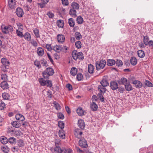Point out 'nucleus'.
I'll return each mask as SVG.
<instances>
[{"mask_svg":"<svg viewBox=\"0 0 153 153\" xmlns=\"http://www.w3.org/2000/svg\"><path fill=\"white\" fill-rule=\"evenodd\" d=\"M54 72V70L53 68L50 67L47 68L43 72V76L45 79H48L49 76L53 75Z\"/></svg>","mask_w":153,"mask_h":153,"instance_id":"obj_1","label":"nucleus"},{"mask_svg":"<svg viewBox=\"0 0 153 153\" xmlns=\"http://www.w3.org/2000/svg\"><path fill=\"white\" fill-rule=\"evenodd\" d=\"M106 61L104 59L101 60L100 61H97L96 64V69L99 70L100 69H103L106 64Z\"/></svg>","mask_w":153,"mask_h":153,"instance_id":"obj_2","label":"nucleus"},{"mask_svg":"<svg viewBox=\"0 0 153 153\" xmlns=\"http://www.w3.org/2000/svg\"><path fill=\"white\" fill-rule=\"evenodd\" d=\"M1 29L3 33L6 34L9 31H13V28L12 26L10 25L9 26H1Z\"/></svg>","mask_w":153,"mask_h":153,"instance_id":"obj_3","label":"nucleus"},{"mask_svg":"<svg viewBox=\"0 0 153 153\" xmlns=\"http://www.w3.org/2000/svg\"><path fill=\"white\" fill-rule=\"evenodd\" d=\"M74 134L76 137L79 139L82 137V132L80 129L77 128L74 130Z\"/></svg>","mask_w":153,"mask_h":153,"instance_id":"obj_4","label":"nucleus"},{"mask_svg":"<svg viewBox=\"0 0 153 153\" xmlns=\"http://www.w3.org/2000/svg\"><path fill=\"white\" fill-rule=\"evenodd\" d=\"M16 13L17 16L19 17H22L24 14L23 9L20 7H17L16 9Z\"/></svg>","mask_w":153,"mask_h":153,"instance_id":"obj_5","label":"nucleus"},{"mask_svg":"<svg viewBox=\"0 0 153 153\" xmlns=\"http://www.w3.org/2000/svg\"><path fill=\"white\" fill-rule=\"evenodd\" d=\"M79 143L80 146L82 148H86L88 146L87 142L84 139L80 140Z\"/></svg>","mask_w":153,"mask_h":153,"instance_id":"obj_6","label":"nucleus"},{"mask_svg":"<svg viewBox=\"0 0 153 153\" xmlns=\"http://www.w3.org/2000/svg\"><path fill=\"white\" fill-rule=\"evenodd\" d=\"M110 87L113 90H117L118 88V85L116 81H113L110 82Z\"/></svg>","mask_w":153,"mask_h":153,"instance_id":"obj_7","label":"nucleus"},{"mask_svg":"<svg viewBox=\"0 0 153 153\" xmlns=\"http://www.w3.org/2000/svg\"><path fill=\"white\" fill-rule=\"evenodd\" d=\"M76 112L79 116H82L85 115L86 113V111L83 110L82 108L80 107L77 109Z\"/></svg>","mask_w":153,"mask_h":153,"instance_id":"obj_8","label":"nucleus"},{"mask_svg":"<svg viewBox=\"0 0 153 153\" xmlns=\"http://www.w3.org/2000/svg\"><path fill=\"white\" fill-rule=\"evenodd\" d=\"M1 62L4 67L6 68H8V67L10 65V62L7 60L5 58H2L1 59Z\"/></svg>","mask_w":153,"mask_h":153,"instance_id":"obj_9","label":"nucleus"},{"mask_svg":"<svg viewBox=\"0 0 153 153\" xmlns=\"http://www.w3.org/2000/svg\"><path fill=\"white\" fill-rule=\"evenodd\" d=\"M8 4L11 9H14L16 7V3L15 0H9Z\"/></svg>","mask_w":153,"mask_h":153,"instance_id":"obj_10","label":"nucleus"},{"mask_svg":"<svg viewBox=\"0 0 153 153\" xmlns=\"http://www.w3.org/2000/svg\"><path fill=\"white\" fill-rule=\"evenodd\" d=\"M78 125L81 129H84L85 126L84 120L82 119L79 120L78 121Z\"/></svg>","mask_w":153,"mask_h":153,"instance_id":"obj_11","label":"nucleus"},{"mask_svg":"<svg viewBox=\"0 0 153 153\" xmlns=\"http://www.w3.org/2000/svg\"><path fill=\"white\" fill-rule=\"evenodd\" d=\"M57 39L59 43H62L64 42L65 37L63 35L59 34L57 37Z\"/></svg>","mask_w":153,"mask_h":153,"instance_id":"obj_12","label":"nucleus"},{"mask_svg":"<svg viewBox=\"0 0 153 153\" xmlns=\"http://www.w3.org/2000/svg\"><path fill=\"white\" fill-rule=\"evenodd\" d=\"M132 83L135 85V87L136 88H141L142 86V83L138 80H134L133 82Z\"/></svg>","mask_w":153,"mask_h":153,"instance_id":"obj_13","label":"nucleus"},{"mask_svg":"<svg viewBox=\"0 0 153 153\" xmlns=\"http://www.w3.org/2000/svg\"><path fill=\"white\" fill-rule=\"evenodd\" d=\"M11 124L13 127L16 128H19L21 126V124L19 121H12L11 122Z\"/></svg>","mask_w":153,"mask_h":153,"instance_id":"obj_14","label":"nucleus"},{"mask_svg":"<svg viewBox=\"0 0 153 153\" xmlns=\"http://www.w3.org/2000/svg\"><path fill=\"white\" fill-rule=\"evenodd\" d=\"M69 14L72 17L75 18L77 16L76 11L75 9L71 8L69 12Z\"/></svg>","mask_w":153,"mask_h":153,"instance_id":"obj_15","label":"nucleus"},{"mask_svg":"<svg viewBox=\"0 0 153 153\" xmlns=\"http://www.w3.org/2000/svg\"><path fill=\"white\" fill-rule=\"evenodd\" d=\"M129 81H128V80L125 77H122L120 79V81H118V83L120 84H121L120 82L122 83V84L123 85H125L126 84L128 83Z\"/></svg>","mask_w":153,"mask_h":153,"instance_id":"obj_16","label":"nucleus"},{"mask_svg":"<svg viewBox=\"0 0 153 153\" xmlns=\"http://www.w3.org/2000/svg\"><path fill=\"white\" fill-rule=\"evenodd\" d=\"M62 47L61 46L56 45L53 47V49L56 52L58 53L60 52L62 50Z\"/></svg>","mask_w":153,"mask_h":153,"instance_id":"obj_17","label":"nucleus"},{"mask_svg":"<svg viewBox=\"0 0 153 153\" xmlns=\"http://www.w3.org/2000/svg\"><path fill=\"white\" fill-rule=\"evenodd\" d=\"M90 107L92 111H96L98 108V106L94 102H92L91 104Z\"/></svg>","mask_w":153,"mask_h":153,"instance_id":"obj_18","label":"nucleus"},{"mask_svg":"<svg viewBox=\"0 0 153 153\" xmlns=\"http://www.w3.org/2000/svg\"><path fill=\"white\" fill-rule=\"evenodd\" d=\"M0 85L1 87L3 89H7L9 88L8 84L7 82L6 81L2 82L1 83Z\"/></svg>","mask_w":153,"mask_h":153,"instance_id":"obj_19","label":"nucleus"},{"mask_svg":"<svg viewBox=\"0 0 153 153\" xmlns=\"http://www.w3.org/2000/svg\"><path fill=\"white\" fill-rule=\"evenodd\" d=\"M23 37L25 39L28 41H29L31 40V36L30 34L28 32L25 33L23 35Z\"/></svg>","mask_w":153,"mask_h":153,"instance_id":"obj_20","label":"nucleus"},{"mask_svg":"<svg viewBox=\"0 0 153 153\" xmlns=\"http://www.w3.org/2000/svg\"><path fill=\"white\" fill-rule=\"evenodd\" d=\"M37 53L39 56H42L44 53L43 49L41 47H39L37 49Z\"/></svg>","mask_w":153,"mask_h":153,"instance_id":"obj_21","label":"nucleus"},{"mask_svg":"<svg viewBox=\"0 0 153 153\" xmlns=\"http://www.w3.org/2000/svg\"><path fill=\"white\" fill-rule=\"evenodd\" d=\"M125 87L126 90L128 91H130L133 90V88L130 84L129 82L125 85Z\"/></svg>","mask_w":153,"mask_h":153,"instance_id":"obj_22","label":"nucleus"},{"mask_svg":"<svg viewBox=\"0 0 153 153\" xmlns=\"http://www.w3.org/2000/svg\"><path fill=\"white\" fill-rule=\"evenodd\" d=\"M15 117L16 120H20L21 121H23L25 120V118L24 116L20 114H16V115Z\"/></svg>","mask_w":153,"mask_h":153,"instance_id":"obj_23","label":"nucleus"},{"mask_svg":"<svg viewBox=\"0 0 153 153\" xmlns=\"http://www.w3.org/2000/svg\"><path fill=\"white\" fill-rule=\"evenodd\" d=\"M106 63L108 66H111L115 64V61L113 59H108Z\"/></svg>","mask_w":153,"mask_h":153,"instance_id":"obj_24","label":"nucleus"},{"mask_svg":"<svg viewBox=\"0 0 153 153\" xmlns=\"http://www.w3.org/2000/svg\"><path fill=\"white\" fill-rule=\"evenodd\" d=\"M71 9H75L76 10H78L79 8V5L77 3L73 2L71 4Z\"/></svg>","mask_w":153,"mask_h":153,"instance_id":"obj_25","label":"nucleus"},{"mask_svg":"<svg viewBox=\"0 0 153 153\" xmlns=\"http://www.w3.org/2000/svg\"><path fill=\"white\" fill-rule=\"evenodd\" d=\"M0 141L3 144H6L8 143V139L4 136H2L0 137Z\"/></svg>","mask_w":153,"mask_h":153,"instance_id":"obj_26","label":"nucleus"},{"mask_svg":"<svg viewBox=\"0 0 153 153\" xmlns=\"http://www.w3.org/2000/svg\"><path fill=\"white\" fill-rule=\"evenodd\" d=\"M77 71V69L75 67H72L71 69L70 73L71 75L74 76L76 74Z\"/></svg>","mask_w":153,"mask_h":153,"instance_id":"obj_27","label":"nucleus"},{"mask_svg":"<svg viewBox=\"0 0 153 153\" xmlns=\"http://www.w3.org/2000/svg\"><path fill=\"white\" fill-rule=\"evenodd\" d=\"M88 72L89 73L92 74L93 73L94 68V66L93 65L91 64L88 65Z\"/></svg>","mask_w":153,"mask_h":153,"instance_id":"obj_28","label":"nucleus"},{"mask_svg":"<svg viewBox=\"0 0 153 153\" xmlns=\"http://www.w3.org/2000/svg\"><path fill=\"white\" fill-rule=\"evenodd\" d=\"M100 83L101 85L103 87H105L109 85V83L107 80L104 79H102Z\"/></svg>","mask_w":153,"mask_h":153,"instance_id":"obj_29","label":"nucleus"},{"mask_svg":"<svg viewBox=\"0 0 153 153\" xmlns=\"http://www.w3.org/2000/svg\"><path fill=\"white\" fill-rule=\"evenodd\" d=\"M137 53L138 56L141 58H143L145 55L144 52L142 50H139L137 51Z\"/></svg>","mask_w":153,"mask_h":153,"instance_id":"obj_30","label":"nucleus"},{"mask_svg":"<svg viewBox=\"0 0 153 153\" xmlns=\"http://www.w3.org/2000/svg\"><path fill=\"white\" fill-rule=\"evenodd\" d=\"M115 64L118 67H120L122 66L123 65V62L121 60L117 59L115 61Z\"/></svg>","mask_w":153,"mask_h":153,"instance_id":"obj_31","label":"nucleus"},{"mask_svg":"<svg viewBox=\"0 0 153 153\" xmlns=\"http://www.w3.org/2000/svg\"><path fill=\"white\" fill-rule=\"evenodd\" d=\"M16 139L13 137H11L8 139V143H10L11 144H15L16 142Z\"/></svg>","mask_w":153,"mask_h":153,"instance_id":"obj_32","label":"nucleus"},{"mask_svg":"<svg viewBox=\"0 0 153 153\" xmlns=\"http://www.w3.org/2000/svg\"><path fill=\"white\" fill-rule=\"evenodd\" d=\"M130 62L132 65H135L137 64V60L135 57H132L131 58Z\"/></svg>","mask_w":153,"mask_h":153,"instance_id":"obj_33","label":"nucleus"},{"mask_svg":"<svg viewBox=\"0 0 153 153\" xmlns=\"http://www.w3.org/2000/svg\"><path fill=\"white\" fill-rule=\"evenodd\" d=\"M78 54V52L75 50H74L72 53V56L73 58L75 60H76L78 59V57L77 55Z\"/></svg>","mask_w":153,"mask_h":153,"instance_id":"obj_34","label":"nucleus"},{"mask_svg":"<svg viewBox=\"0 0 153 153\" xmlns=\"http://www.w3.org/2000/svg\"><path fill=\"white\" fill-rule=\"evenodd\" d=\"M17 145L20 147H22L24 146V143L23 140L19 139L17 141Z\"/></svg>","mask_w":153,"mask_h":153,"instance_id":"obj_35","label":"nucleus"},{"mask_svg":"<svg viewBox=\"0 0 153 153\" xmlns=\"http://www.w3.org/2000/svg\"><path fill=\"white\" fill-rule=\"evenodd\" d=\"M39 81L41 85L45 86L46 85L47 80H45L43 78L39 79Z\"/></svg>","mask_w":153,"mask_h":153,"instance_id":"obj_36","label":"nucleus"},{"mask_svg":"<svg viewBox=\"0 0 153 153\" xmlns=\"http://www.w3.org/2000/svg\"><path fill=\"white\" fill-rule=\"evenodd\" d=\"M68 24L70 27H73L75 25V22L74 19L72 18H70L68 19Z\"/></svg>","mask_w":153,"mask_h":153,"instance_id":"obj_37","label":"nucleus"},{"mask_svg":"<svg viewBox=\"0 0 153 153\" xmlns=\"http://www.w3.org/2000/svg\"><path fill=\"white\" fill-rule=\"evenodd\" d=\"M105 87H103L102 85H99L98 87V89L100 92L105 93L106 90V88H105Z\"/></svg>","mask_w":153,"mask_h":153,"instance_id":"obj_38","label":"nucleus"},{"mask_svg":"<svg viewBox=\"0 0 153 153\" xmlns=\"http://www.w3.org/2000/svg\"><path fill=\"white\" fill-rule=\"evenodd\" d=\"M75 36L76 39L78 40H79L82 37L80 33L78 32H76L75 33Z\"/></svg>","mask_w":153,"mask_h":153,"instance_id":"obj_39","label":"nucleus"},{"mask_svg":"<svg viewBox=\"0 0 153 153\" xmlns=\"http://www.w3.org/2000/svg\"><path fill=\"white\" fill-rule=\"evenodd\" d=\"M56 24L59 27H63L64 26L63 22L62 20H58Z\"/></svg>","mask_w":153,"mask_h":153,"instance_id":"obj_40","label":"nucleus"},{"mask_svg":"<svg viewBox=\"0 0 153 153\" xmlns=\"http://www.w3.org/2000/svg\"><path fill=\"white\" fill-rule=\"evenodd\" d=\"M149 38L148 36H144L143 41L144 44L145 45H147V44L149 41Z\"/></svg>","mask_w":153,"mask_h":153,"instance_id":"obj_41","label":"nucleus"},{"mask_svg":"<svg viewBox=\"0 0 153 153\" xmlns=\"http://www.w3.org/2000/svg\"><path fill=\"white\" fill-rule=\"evenodd\" d=\"M83 21V19L82 17L81 16H79L77 17L76 19V22L78 24H82V23Z\"/></svg>","mask_w":153,"mask_h":153,"instance_id":"obj_42","label":"nucleus"},{"mask_svg":"<svg viewBox=\"0 0 153 153\" xmlns=\"http://www.w3.org/2000/svg\"><path fill=\"white\" fill-rule=\"evenodd\" d=\"M75 45L77 49H80L82 47V44L80 41L78 40L75 42Z\"/></svg>","mask_w":153,"mask_h":153,"instance_id":"obj_43","label":"nucleus"},{"mask_svg":"<svg viewBox=\"0 0 153 153\" xmlns=\"http://www.w3.org/2000/svg\"><path fill=\"white\" fill-rule=\"evenodd\" d=\"M53 104L54 105V107L56 110H58L61 109V107L59 104L56 101L53 102Z\"/></svg>","mask_w":153,"mask_h":153,"instance_id":"obj_44","label":"nucleus"},{"mask_svg":"<svg viewBox=\"0 0 153 153\" xmlns=\"http://www.w3.org/2000/svg\"><path fill=\"white\" fill-rule=\"evenodd\" d=\"M97 96L101 102H102L104 101V98L103 97L101 92L98 93L97 94Z\"/></svg>","mask_w":153,"mask_h":153,"instance_id":"obj_45","label":"nucleus"},{"mask_svg":"<svg viewBox=\"0 0 153 153\" xmlns=\"http://www.w3.org/2000/svg\"><path fill=\"white\" fill-rule=\"evenodd\" d=\"M54 151L55 153H62V150L59 147H55L54 149Z\"/></svg>","mask_w":153,"mask_h":153,"instance_id":"obj_46","label":"nucleus"},{"mask_svg":"<svg viewBox=\"0 0 153 153\" xmlns=\"http://www.w3.org/2000/svg\"><path fill=\"white\" fill-rule=\"evenodd\" d=\"M77 56L78 57V59H79L80 60H82L84 59L83 53L82 52H78V54L77 55Z\"/></svg>","mask_w":153,"mask_h":153,"instance_id":"obj_47","label":"nucleus"},{"mask_svg":"<svg viewBox=\"0 0 153 153\" xmlns=\"http://www.w3.org/2000/svg\"><path fill=\"white\" fill-rule=\"evenodd\" d=\"M58 125V126L61 129H63L64 127V124L62 121H59Z\"/></svg>","mask_w":153,"mask_h":153,"instance_id":"obj_48","label":"nucleus"},{"mask_svg":"<svg viewBox=\"0 0 153 153\" xmlns=\"http://www.w3.org/2000/svg\"><path fill=\"white\" fill-rule=\"evenodd\" d=\"M33 33L36 37L39 38L40 37L39 31L38 29L36 28L34 29L33 30Z\"/></svg>","mask_w":153,"mask_h":153,"instance_id":"obj_49","label":"nucleus"},{"mask_svg":"<svg viewBox=\"0 0 153 153\" xmlns=\"http://www.w3.org/2000/svg\"><path fill=\"white\" fill-rule=\"evenodd\" d=\"M59 137L62 138V139H64L65 138V134H64L62 131L59 130Z\"/></svg>","mask_w":153,"mask_h":153,"instance_id":"obj_50","label":"nucleus"},{"mask_svg":"<svg viewBox=\"0 0 153 153\" xmlns=\"http://www.w3.org/2000/svg\"><path fill=\"white\" fill-rule=\"evenodd\" d=\"M34 65L36 66L38 68H41V66L40 64V62L39 61L37 60H35L34 62Z\"/></svg>","mask_w":153,"mask_h":153,"instance_id":"obj_51","label":"nucleus"},{"mask_svg":"<svg viewBox=\"0 0 153 153\" xmlns=\"http://www.w3.org/2000/svg\"><path fill=\"white\" fill-rule=\"evenodd\" d=\"M83 78V76L81 73L78 74L76 76V79L79 81H80L82 80Z\"/></svg>","mask_w":153,"mask_h":153,"instance_id":"obj_52","label":"nucleus"},{"mask_svg":"<svg viewBox=\"0 0 153 153\" xmlns=\"http://www.w3.org/2000/svg\"><path fill=\"white\" fill-rule=\"evenodd\" d=\"M144 83L145 85L148 87H152L153 86L152 84L148 80H145Z\"/></svg>","mask_w":153,"mask_h":153,"instance_id":"obj_53","label":"nucleus"},{"mask_svg":"<svg viewBox=\"0 0 153 153\" xmlns=\"http://www.w3.org/2000/svg\"><path fill=\"white\" fill-rule=\"evenodd\" d=\"M5 106V105L4 102L2 101H0V110H1L3 109Z\"/></svg>","mask_w":153,"mask_h":153,"instance_id":"obj_54","label":"nucleus"},{"mask_svg":"<svg viewBox=\"0 0 153 153\" xmlns=\"http://www.w3.org/2000/svg\"><path fill=\"white\" fill-rule=\"evenodd\" d=\"M2 97L4 100H7L8 99L9 96L8 94L4 93L2 94Z\"/></svg>","mask_w":153,"mask_h":153,"instance_id":"obj_55","label":"nucleus"},{"mask_svg":"<svg viewBox=\"0 0 153 153\" xmlns=\"http://www.w3.org/2000/svg\"><path fill=\"white\" fill-rule=\"evenodd\" d=\"M16 33L18 36L20 37H23V34L21 32L17 30L16 31Z\"/></svg>","mask_w":153,"mask_h":153,"instance_id":"obj_56","label":"nucleus"},{"mask_svg":"<svg viewBox=\"0 0 153 153\" xmlns=\"http://www.w3.org/2000/svg\"><path fill=\"white\" fill-rule=\"evenodd\" d=\"M60 140L59 139H57L55 140V143L56 147H59Z\"/></svg>","mask_w":153,"mask_h":153,"instance_id":"obj_57","label":"nucleus"},{"mask_svg":"<svg viewBox=\"0 0 153 153\" xmlns=\"http://www.w3.org/2000/svg\"><path fill=\"white\" fill-rule=\"evenodd\" d=\"M46 85L48 87H51L52 85V83L51 80H47Z\"/></svg>","mask_w":153,"mask_h":153,"instance_id":"obj_58","label":"nucleus"},{"mask_svg":"<svg viewBox=\"0 0 153 153\" xmlns=\"http://www.w3.org/2000/svg\"><path fill=\"white\" fill-rule=\"evenodd\" d=\"M1 79L4 81L7 80V76L6 74H3L1 75Z\"/></svg>","mask_w":153,"mask_h":153,"instance_id":"obj_59","label":"nucleus"},{"mask_svg":"<svg viewBox=\"0 0 153 153\" xmlns=\"http://www.w3.org/2000/svg\"><path fill=\"white\" fill-rule=\"evenodd\" d=\"M47 15L51 18H53L54 17V14L53 13L50 12H48L47 13Z\"/></svg>","mask_w":153,"mask_h":153,"instance_id":"obj_60","label":"nucleus"},{"mask_svg":"<svg viewBox=\"0 0 153 153\" xmlns=\"http://www.w3.org/2000/svg\"><path fill=\"white\" fill-rule=\"evenodd\" d=\"M58 117L61 119H63L64 118L63 114L61 113L60 112L57 114Z\"/></svg>","mask_w":153,"mask_h":153,"instance_id":"obj_61","label":"nucleus"},{"mask_svg":"<svg viewBox=\"0 0 153 153\" xmlns=\"http://www.w3.org/2000/svg\"><path fill=\"white\" fill-rule=\"evenodd\" d=\"M62 2L63 5L65 6L68 5L69 4L68 0H62Z\"/></svg>","mask_w":153,"mask_h":153,"instance_id":"obj_62","label":"nucleus"},{"mask_svg":"<svg viewBox=\"0 0 153 153\" xmlns=\"http://www.w3.org/2000/svg\"><path fill=\"white\" fill-rule=\"evenodd\" d=\"M38 5L39 7L41 8L44 7L45 6V5H46L45 4L42 2L40 3H38Z\"/></svg>","mask_w":153,"mask_h":153,"instance_id":"obj_63","label":"nucleus"},{"mask_svg":"<svg viewBox=\"0 0 153 153\" xmlns=\"http://www.w3.org/2000/svg\"><path fill=\"white\" fill-rule=\"evenodd\" d=\"M30 43L35 47H37L38 45L36 41L32 40L30 42Z\"/></svg>","mask_w":153,"mask_h":153,"instance_id":"obj_64","label":"nucleus"}]
</instances>
